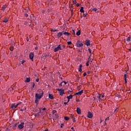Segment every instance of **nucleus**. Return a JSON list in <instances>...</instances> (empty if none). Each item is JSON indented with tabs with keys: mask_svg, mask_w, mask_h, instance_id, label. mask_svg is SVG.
Masks as SVG:
<instances>
[{
	"mask_svg": "<svg viewBox=\"0 0 131 131\" xmlns=\"http://www.w3.org/2000/svg\"><path fill=\"white\" fill-rule=\"evenodd\" d=\"M80 33H81V31H80V30H79L76 32V35H78V36L80 35Z\"/></svg>",
	"mask_w": 131,
	"mask_h": 131,
	"instance_id": "aec40b11",
	"label": "nucleus"
},
{
	"mask_svg": "<svg viewBox=\"0 0 131 131\" xmlns=\"http://www.w3.org/2000/svg\"><path fill=\"white\" fill-rule=\"evenodd\" d=\"M86 15H88V14H86V13H84L83 16L84 17H86Z\"/></svg>",
	"mask_w": 131,
	"mask_h": 131,
	"instance_id": "ea45409f",
	"label": "nucleus"
},
{
	"mask_svg": "<svg viewBox=\"0 0 131 131\" xmlns=\"http://www.w3.org/2000/svg\"><path fill=\"white\" fill-rule=\"evenodd\" d=\"M55 117L56 119H58L59 118V115L58 114H55Z\"/></svg>",
	"mask_w": 131,
	"mask_h": 131,
	"instance_id": "bb28decb",
	"label": "nucleus"
},
{
	"mask_svg": "<svg viewBox=\"0 0 131 131\" xmlns=\"http://www.w3.org/2000/svg\"><path fill=\"white\" fill-rule=\"evenodd\" d=\"M97 10L98 9L96 8H95L93 9H92V11H94V12H97Z\"/></svg>",
	"mask_w": 131,
	"mask_h": 131,
	"instance_id": "2f4dec72",
	"label": "nucleus"
},
{
	"mask_svg": "<svg viewBox=\"0 0 131 131\" xmlns=\"http://www.w3.org/2000/svg\"><path fill=\"white\" fill-rule=\"evenodd\" d=\"M45 57H46V58H48V57H49V58H51V55L50 54H45L44 55Z\"/></svg>",
	"mask_w": 131,
	"mask_h": 131,
	"instance_id": "6ab92c4d",
	"label": "nucleus"
},
{
	"mask_svg": "<svg viewBox=\"0 0 131 131\" xmlns=\"http://www.w3.org/2000/svg\"><path fill=\"white\" fill-rule=\"evenodd\" d=\"M57 91L59 92L60 96H63V95H64V90L57 89Z\"/></svg>",
	"mask_w": 131,
	"mask_h": 131,
	"instance_id": "20e7f679",
	"label": "nucleus"
},
{
	"mask_svg": "<svg viewBox=\"0 0 131 131\" xmlns=\"http://www.w3.org/2000/svg\"><path fill=\"white\" fill-rule=\"evenodd\" d=\"M130 38H131L130 37H128L127 38H126V40L128 41L127 42H128V41H130Z\"/></svg>",
	"mask_w": 131,
	"mask_h": 131,
	"instance_id": "c85d7f7f",
	"label": "nucleus"
},
{
	"mask_svg": "<svg viewBox=\"0 0 131 131\" xmlns=\"http://www.w3.org/2000/svg\"><path fill=\"white\" fill-rule=\"evenodd\" d=\"M39 113H40V111L39 113H36L34 114V116L36 117L37 116H39Z\"/></svg>",
	"mask_w": 131,
	"mask_h": 131,
	"instance_id": "412c9836",
	"label": "nucleus"
},
{
	"mask_svg": "<svg viewBox=\"0 0 131 131\" xmlns=\"http://www.w3.org/2000/svg\"><path fill=\"white\" fill-rule=\"evenodd\" d=\"M34 86H35V83L34 82H33L32 86V90H33V88H34Z\"/></svg>",
	"mask_w": 131,
	"mask_h": 131,
	"instance_id": "a878e982",
	"label": "nucleus"
},
{
	"mask_svg": "<svg viewBox=\"0 0 131 131\" xmlns=\"http://www.w3.org/2000/svg\"><path fill=\"white\" fill-rule=\"evenodd\" d=\"M67 43H68V45H71V43H72V42L71 41H68L67 42Z\"/></svg>",
	"mask_w": 131,
	"mask_h": 131,
	"instance_id": "4c0bfd02",
	"label": "nucleus"
},
{
	"mask_svg": "<svg viewBox=\"0 0 131 131\" xmlns=\"http://www.w3.org/2000/svg\"><path fill=\"white\" fill-rule=\"evenodd\" d=\"M17 107H18V105H14V109H16V108H17Z\"/></svg>",
	"mask_w": 131,
	"mask_h": 131,
	"instance_id": "a18cd8bd",
	"label": "nucleus"
},
{
	"mask_svg": "<svg viewBox=\"0 0 131 131\" xmlns=\"http://www.w3.org/2000/svg\"><path fill=\"white\" fill-rule=\"evenodd\" d=\"M59 50H62V48H61V45H59L57 47L54 49V52L56 53V52H58Z\"/></svg>",
	"mask_w": 131,
	"mask_h": 131,
	"instance_id": "7ed1b4c3",
	"label": "nucleus"
},
{
	"mask_svg": "<svg viewBox=\"0 0 131 131\" xmlns=\"http://www.w3.org/2000/svg\"><path fill=\"white\" fill-rule=\"evenodd\" d=\"M91 41H90V40L87 39L85 40V45L86 46H87V47H90V46H91Z\"/></svg>",
	"mask_w": 131,
	"mask_h": 131,
	"instance_id": "0eeeda50",
	"label": "nucleus"
},
{
	"mask_svg": "<svg viewBox=\"0 0 131 131\" xmlns=\"http://www.w3.org/2000/svg\"><path fill=\"white\" fill-rule=\"evenodd\" d=\"M24 25H27V21H25L24 22Z\"/></svg>",
	"mask_w": 131,
	"mask_h": 131,
	"instance_id": "5fc2aeb1",
	"label": "nucleus"
},
{
	"mask_svg": "<svg viewBox=\"0 0 131 131\" xmlns=\"http://www.w3.org/2000/svg\"><path fill=\"white\" fill-rule=\"evenodd\" d=\"M17 124H18L16 123V124H14V125H13V129H16V127L17 126Z\"/></svg>",
	"mask_w": 131,
	"mask_h": 131,
	"instance_id": "4be33fe9",
	"label": "nucleus"
},
{
	"mask_svg": "<svg viewBox=\"0 0 131 131\" xmlns=\"http://www.w3.org/2000/svg\"><path fill=\"white\" fill-rule=\"evenodd\" d=\"M124 79H126V74H124Z\"/></svg>",
	"mask_w": 131,
	"mask_h": 131,
	"instance_id": "3c124183",
	"label": "nucleus"
},
{
	"mask_svg": "<svg viewBox=\"0 0 131 131\" xmlns=\"http://www.w3.org/2000/svg\"><path fill=\"white\" fill-rule=\"evenodd\" d=\"M124 82L125 83H127V81L126 80V79H124Z\"/></svg>",
	"mask_w": 131,
	"mask_h": 131,
	"instance_id": "09e8293b",
	"label": "nucleus"
},
{
	"mask_svg": "<svg viewBox=\"0 0 131 131\" xmlns=\"http://www.w3.org/2000/svg\"><path fill=\"white\" fill-rule=\"evenodd\" d=\"M68 104V102H64V105H67Z\"/></svg>",
	"mask_w": 131,
	"mask_h": 131,
	"instance_id": "6e6d98bb",
	"label": "nucleus"
},
{
	"mask_svg": "<svg viewBox=\"0 0 131 131\" xmlns=\"http://www.w3.org/2000/svg\"><path fill=\"white\" fill-rule=\"evenodd\" d=\"M34 57V54L33 53L31 52L29 54V58L31 59L32 61H33V58Z\"/></svg>",
	"mask_w": 131,
	"mask_h": 131,
	"instance_id": "39448f33",
	"label": "nucleus"
},
{
	"mask_svg": "<svg viewBox=\"0 0 131 131\" xmlns=\"http://www.w3.org/2000/svg\"><path fill=\"white\" fill-rule=\"evenodd\" d=\"M10 50L11 52H13V51L14 50V47L13 46H11L10 48Z\"/></svg>",
	"mask_w": 131,
	"mask_h": 131,
	"instance_id": "5701e85b",
	"label": "nucleus"
},
{
	"mask_svg": "<svg viewBox=\"0 0 131 131\" xmlns=\"http://www.w3.org/2000/svg\"><path fill=\"white\" fill-rule=\"evenodd\" d=\"M37 49H38L37 47H35V50H37Z\"/></svg>",
	"mask_w": 131,
	"mask_h": 131,
	"instance_id": "338daca9",
	"label": "nucleus"
},
{
	"mask_svg": "<svg viewBox=\"0 0 131 131\" xmlns=\"http://www.w3.org/2000/svg\"><path fill=\"white\" fill-rule=\"evenodd\" d=\"M91 71H89L88 72V74H91Z\"/></svg>",
	"mask_w": 131,
	"mask_h": 131,
	"instance_id": "864d4df0",
	"label": "nucleus"
},
{
	"mask_svg": "<svg viewBox=\"0 0 131 131\" xmlns=\"http://www.w3.org/2000/svg\"><path fill=\"white\" fill-rule=\"evenodd\" d=\"M73 3L74 4V5H76V0H73Z\"/></svg>",
	"mask_w": 131,
	"mask_h": 131,
	"instance_id": "f704fd0d",
	"label": "nucleus"
},
{
	"mask_svg": "<svg viewBox=\"0 0 131 131\" xmlns=\"http://www.w3.org/2000/svg\"><path fill=\"white\" fill-rule=\"evenodd\" d=\"M45 131H49V129H47L45 130Z\"/></svg>",
	"mask_w": 131,
	"mask_h": 131,
	"instance_id": "774afa93",
	"label": "nucleus"
},
{
	"mask_svg": "<svg viewBox=\"0 0 131 131\" xmlns=\"http://www.w3.org/2000/svg\"><path fill=\"white\" fill-rule=\"evenodd\" d=\"M117 97L118 98H120V95H117Z\"/></svg>",
	"mask_w": 131,
	"mask_h": 131,
	"instance_id": "bf43d9fd",
	"label": "nucleus"
},
{
	"mask_svg": "<svg viewBox=\"0 0 131 131\" xmlns=\"http://www.w3.org/2000/svg\"><path fill=\"white\" fill-rule=\"evenodd\" d=\"M64 83V82H61L60 84H59V86H62L63 83Z\"/></svg>",
	"mask_w": 131,
	"mask_h": 131,
	"instance_id": "c9c22d12",
	"label": "nucleus"
},
{
	"mask_svg": "<svg viewBox=\"0 0 131 131\" xmlns=\"http://www.w3.org/2000/svg\"><path fill=\"white\" fill-rule=\"evenodd\" d=\"M76 7H79V4H76Z\"/></svg>",
	"mask_w": 131,
	"mask_h": 131,
	"instance_id": "e2e57ef3",
	"label": "nucleus"
},
{
	"mask_svg": "<svg viewBox=\"0 0 131 131\" xmlns=\"http://www.w3.org/2000/svg\"><path fill=\"white\" fill-rule=\"evenodd\" d=\"M76 45L78 48H82V47H83V44L82 43H80V40H79L77 41Z\"/></svg>",
	"mask_w": 131,
	"mask_h": 131,
	"instance_id": "f03ea898",
	"label": "nucleus"
},
{
	"mask_svg": "<svg viewBox=\"0 0 131 131\" xmlns=\"http://www.w3.org/2000/svg\"><path fill=\"white\" fill-rule=\"evenodd\" d=\"M14 107H15V104H11V108L12 109H14Z\"/></svg>",
	"mask_w": 131,
	"mask_h": 131,
	"instance_id": "7c9ffc66",
	"label": "nucleus"
},
{
	"mask_svg": "<svg viewBox=\"0 0 131 131\" xmlns=\"http://www.w3.org/2000/svg\"><path fill=\"white\" fill-rule=\"evenodd\" d=\"M25 17H28V14L27 13L25 14Z\"/></svg>",
	"mask_w": 131,
	"mask_h": 131,
	"instance_id": "c03bdc74",
	"label": "nucleus"
},
{
	"mask_svg": "<svg viewBox=\"0 0 131 131\" xmlns=\"http://www.w3.org/2000/svg\"><path fill=\"white\" fill-rule=\"evenodd\" d=\"M8 21H9V20L8 19V18H5L4 20H3V22L4 23H7V22H8Z\"/></svg>",
	"mask_w": 131,
	"mask_h": 131,
	"instance_id": "b1692460",
	"label": "nucleus"
},
{
	"mask_svg": "<svg viewBox=\"0 0 131 131\" xmlns=\"http://www.w3.org/2000/svg\"><path fill=\"white\" fill-rule=\"evenodd\" d=\"M25 82H30V77L26 78V80H25Z\"/></svg>",
	"mask_w": 131,
	"mask_h": 131,
	"instance_id": "dca6fc26",
	"label": "nucleus"
},
{
	"mask_svg": "<svg viewBox=\"0 0 131 131\" xmlns=\"http://www.w3.org/2000/svg\"><path fill=\"white\" fill-rule=\"evenodd\" d=\"M72 34L75 35V31H74V30H72Z\"/></svg>",
	"mask_w": 131,
	"mask_h": 131,
	"instance_id": "72a5a7b5",
	"label": "nucleus"
},
{
	"mask_svg": "<svg viewBox=\"0 0 131 131\" xmlns=\"http://www.w3.org/2000/svg\"><path fill=\"white\" fill-rule=\"evenodd\" d=\"M110 119V117H108L105 119V121H106V120H109Z\"/></svg>",
	"mask_w": 131,
	"mask_h": 131,
	"instance_id": "58836bf2",
	"label": "nucleus"
},
{
	"mask_svg": "<svg viewBox=\"0 0 131 131\" xmlns=\"http://www.w3.org/2000/svg\"><path fill=\"white\" fill-rule=\"evenodd\" d=\"M73 122H76V120H75V118H73Z\"/></svg>",
	"mask_w": 131,
	"mask_h": 131,
	"instance_id": "e433bc0d",
	"label": "nucleus"
},
{
	"mask_svg": "<svg viewBox=\"0 0 131 131\" xmlns=\"http://www.w3.org/2000/svg\"><path fill=\"white\" fill-rule=\"evenodd\" d=\"M81 68H82V64H80L79 68L78 69L79 72H81V71H82V69H81Z\"/></svg>",
	"mask_w": 131,
	"mask_h": 131,
	"instance_id": "ddd939ff",
	"label": "nucleus"
},
{
	"mask_svg": "<svg viewBox=\"0 0 131 131\" xmlns=\"http://www.w3.org/2000/svg\"><path fill=\"white\" fill-rule=\"evenodd\" d=\"M42 110H43V111H46V107H44V108H42Z\"/></svg>",
	"mask_w": 131,
	"mask_h": 131,
	"instance_id": "13d9d810",
	"label": "nucleus"
},
{
	"mask_svg": "<svg viewBox=\"0 0 131 131\" xmlns=\"http://www.w3.org/2000/svg\"><path fill=\"white\" fill-rule=\"evenodd\" d=\"M38 102H39L38 99H36V100H35V103H36V104H38Z\"/></svg>",
	"mask_w": 131,
	"mask_h": 131,
	"instance_id": "cd10ccee",
	"label": "nucleus"
},
{
	"mask_svg": "<svg viewBox=\"0 0 131 131\" xmlns=\"http://www.w3.org/2000/svg\"><path fill=\"white\" fill-rule=\"evenodd\" d=\"M62 82H64V85H65V84H67V82H66V81H63Z\"/></svg>",
	"mask_w": 131,
	"mask_h": 131,
	"instance_id": "4d7b16f0",
	"label": "nucleus"
},
{
	"mask_svg": "<svg viewBox=\"0 0 131 131\" xmlns=\"http://www.w3.org/2000/svg\"><path fill=\"white\" fill-rule=\"evenodd\" d=\"M73 96L70 95L69 96H67V98L68 99V103H69V101H70L71 99H72Z\"/></svg>",
	"mask_w": 131,
	"mask_h": 131,
	"instance_id": "6e6552de",
	"label": "nucleus"
},
{
	"mask_svg": "<svg viewBox=\"0 0 131 131\" xmlns=\"http://www.w3.org/2000/svg\"><path fill=\"white\" fill-rule=\"evenodd\" d=\"M20 111H21V112H23V111H24V110L23 109H20Z\"/></svg>",
	"mask_w": 131,
	"mask_h": 131,
	"instance_id": "0e129e2a",
	"label": "nucleus"
},
{
	"mask_svg": "<svg viewBox=\"0 0 131 131\" xmlns=\"http://www.w3.org/2000/svg\"><path fill=\"white\" fill-rule=\"evenodd\" d=\"M38 81H39V79L37 78L36 79V82H38Z\"/></svg>",
	"mask_w": 131,
	"mask_h": 131,
	"instance_id": "49530a36",
	"label": "nucleus"
},
{
	"mask_svg": "<svg viewBox=\"0 0 131 131\" xmlns=\"http://www.w3.org/2000/svg\"><path fill=\"white\" fill-rule=\"evenodd\" d=\"M82 94H83V90H81L80 92L76 93L75 95L81 96V95H82Z\"/></svg>",
	"mask_w": 131,
	"mask_h": 131,
	"instance_id": "1a4fd4ad",
	"label": "nucleus"
},
{
	"mask_svg": "<svg viewBox=\"0 0 131 131\" xmlns=\"http://www.w3.org/2000/svg\"><path fill=\"white\" fill-rule=\"evenodd\" d=\"M88 51H89L90 54H92V51H91V49L89 48Z\"/></svg>",
	"mask_w": 131,
	"mask_h": 131,
	"instance_id": "a19ab883",
	"label": "nucleus"
},
{
	"mask_svg": "<svg viewBox=\"0 0 131 131\" xmlns=\"http://www.w3.org/2000/svg\"><path fill=\"white\" fill-rule=\"evenodd\" d=\"M6 9H7V5H3L2 11H3V12H5V10H6Z\"/></svg>",
	"mask_w": 131,
	"mask_h": 131,
	"instance_id": "9b49d317",
	"label": "nucleus"
},
{
	"mask_svg": "<svg viewBox=\"0 0 131 131\" xmlns=\"http://www.w3.org/2000/svg\"><path fill=\"white\" fill-rule=\"evenodd\" d=\"M77 113L78 114H81V110H80V108H79V107L77 108Z\"/></svg>",
	"mask_w": 131,
	"mask_h": 131,
	"instance_id": "f8f14e48",
	"label": "nucleus"
},
{
	"mask_svg": "<svg viewBox=\"0 0 131 131\" xmlns=\"http://www.w3.org/2000/svg\"><path fill=\"white\" fill-rule=\"evenodd\" d=\"M98 98H99V100H101V95H99Z\"/></svg>",
	"mask_w": 131,
	"mask_h": 131,
	"instance_id": "603ef678",
	"label": "nucleus"
},
{
	"mask_svg": "<svg viewBox=\"0 0 131 131\" xmlns=\"http://www.w3.org/2000/svg\"><path fill=\"white\" fill-rule=\"evenodd\" d=\"M22 104V102H19L18 103H17L16 105H17V106H19V105Z\"/></svg>",
	"mask_w": 131,
	"mask_h": 131,
	"instance_id": "8fccbe9b",
	"label": "nucleus"
},
{
	"mask_svg": "<svg viewBox=\"0 0 131 131\" xmlns=\"http://www.w3.org/2000/svg\"><path fill=\"white\" fill-rule=\"evenodd\" d=\"M63 34L64 35H67V36H69V35H70V33L67 32H63Z\"/></svg>",
	"mask_w": 131,
	"mask_h": 131,
	"instance_id": "2eb2a0df",
	"label": "nucleus"
},
{
	"mask_svg": "<svg viewBox=\"0 0 131 131\" xmlns=\"http://www.w3.org/2000/svg\"><path fill=\"white\" fill-rule=\"evenodd\" d=\"M57 112V111H56V110H53V111H52V114H55V113H56Z\"/></svg>",
	"mask_w": 131,
	"mask_h": 131,
	"instance_id": "473e14b6",
	"label": "nucleus"
},
{
	"mask_svg": "<svg viewBox=\"0 0 131 131\" xmlns=\"http://www.w3.org/2000/svg\"><path fill=\"white\" fill-rule=\"evenodd\" d=\"M49 99H51V100H53L54 99V96H53V94H49Z\"/></svg>",
	"mask_w": 131,
	"mask_h": 131,
	"instance_id": "4468645a",
	"label": "nucleus"
},
{
	"mask_svg": "<svg viewBox=\"0 0 131 131\" xmlns=\"http://www.w3.org/2000/svg\"><path fill=\"white\" fill-rule=\"evenodd\" d=\"M89 62H87V63H86V66H89Z\"/></svg>",
	"mask_w": 131,
	"mask_h": 131,
	"instance_id": "69168bd1",
	"label": "nucleus"
},
{
	"mask_svg": "<svg viewBox=\"0 0 131 131\" xmlns=\"http://www.w3.org/2000/svg\"><path fill=\"white\" fill-rule=\"evenodd\" d=\"M51 31L52 32H56V31H58V30L57 29H55V30L52 29V30H51Z\"/></svg>",
	"mask_w": 131,
	"mask_h": 131,
	"instance_id": "c756f323",
	"label": "nucleus"
},
{
	"mask_svg": "<svg viewBox=\"0 0 131 131\" xmlns=\"http://www.w3.org/2000/svg\"><path fill=\"white\" fill-rule=\"evenodd\" d=\"M18 127L19 129H22L23 127H24V122L21 123L19 125H18Z\"/></svg>",
	"mask_w": 131,
	"mask_h": 131,
	"instance_id": "423d86ee",
	"label": "nucleus"
},
{
	"mask_svg": "<svg viewBox=\"0 0 131 131\" xmlns=\"http://www.w3.org/2000/svg\"><path fill=\"white\" fill-rule=\"evenodd\" d=\"M76 102H80V100H79V99H77V100H76Z\"/></svg>",
	"mask_w": 131,
	"mask_h": 131,
	"instance_id": "680f3d73",
	"label": "nucleus"
},
{
	"mask_svg": "<svg viewBox=\"0 0 131 131\" xmlns=\"http://www.w3.org/2000/svg\"><path fill=\"white\" fill-rule=\"evenodd\" d=\"M62 32H59L57 34V37H61V36H62Z\"/></svg>",
	"mask_w": 131,
	"mask_h": 131,
	"instance_id": "f3484780",
	"label": "nucleus"
},
{
	"mask_svg": "<svg viewBox=\"0 0 131 131\" xmlns=\"http://www.w3.org/2000/svg\"><path fill=\"white\" fill-rule=\"evenodd\" d=\"M86 75V73H84L83 74V76H85Z\"/></svg>",
	"mask_w": 131,
	"mask_h": 131,
	"instance_id": "052dcab7",
	"label": "nucleus"
},
{
	"mask_svg": "<svg viewBox=\"0 0 131 131\" xmlns=\"http://www.w3.org/2000/svg\"><path fill=\"white\" fill-rule=\"evenodd\" d=\"M81 13H84V10H83V7H81L80 10Z\"/></svg>",
	"mask_w": 131,
	"mask_h": 131,
	"instance_id": "a211bd4d",
	"label": "nucleus"
},
{
	"mask_svg": "<svg viewBox=\"0 0 131 131\" xmlns=\"http://www.w3.org/2000/svg\"><path fill=\"white\" fill-rule=\"evenodd\" d=\"M88 118H93V114L91 112H89L88 114Z\"/></svg>",
	"mask_w": 131,
	"mask_h": 131,
	"instance_id": "9d476101",
	"label": "nucleus"
},
{
	"mask_svg": "<svg viewBox=\"0 0 131 131\" xmlns=\"http://www.w3.org/2000/svg\"><path fill=\"white\" fill-rule=\"evenodd\" d=\"M64 120H67V121H68V120H69V119H70V118L68 117H64Z\"/></svg>",
	"mask_w": 131,
	"mask_h": 131,
	"instance_id": "393cba45",
	"label": "nucleus"
},
{
	"mask_svg": "<svg viewBox=\"0 0 131 131\" xmlns=\"http://www.w3.org/2000/svg\"><path fill=\"white\" fill-rule=\"evenodd\" d=\"M77 90H78V91H80V87L79 86H77Z\"/></svg>",
	"mask_w": 131,
	"mask_h": 131,
	"instance_id": "37998d69",
	"label": "nucleus"
},
{
	"mask_svg": "<svg viewBox=\"0 0 131 131\" xmlns=\"http://www.w3.org/2000/svg\"><path fill=\"white\" fill-rule=\"evenodd\" d=\"M25 63V60H23L21 61V64H24Z\"/></svg>",
	"mask_w": 131,
	"mask_h": 131,
	"instance_id": "de8ad7c7",
	"label": "nucleus"
},
{
	"mask_svg": "<svg viewBox=\"0 0 131 131\" xmlns=\"http://www.w3.org/2000/svg\"><path fill=\"white\" fill-rule=\"evenodd\" d=\"M64 126V124L62 123L61 124L60 127L62 128Z\"/></svg>",
	"mask_w": 131,
	"mask_h": 131,
	"instance_id": "79ce46f5",
	"label": "nucleus"
},
{
	"mask_svg": "<svg viewBox=\"0 0 131 131\" xmlns=\"http://www.w3.org/2000/svg\"><path fill=\"white\" fill-rule=\"evenodd\" d=\"M38 93H36L35 94V99H38V100H40L41 98H42L43 96V91L41 90H38Z\"/></svg>",
	"mask_w": 131,
	"mask_h": 131,
	"instance_id": "f257e3e1",
	"label": "nucleus"
}]
</instances>
